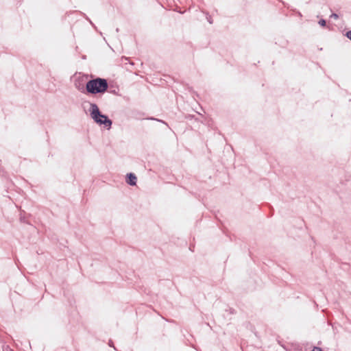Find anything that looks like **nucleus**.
Segmentation results:
<instances>
[{"label": "nucleus", "mask_w": 351, "mask_h": 351, "mask_svg": "<svg viewBox=\"0 0 351 351\" xmlns=\"http://www.w3.org/2000/svg\"><path fill=\"white\" fill-rule=\"evenodd\" d=\"M86 88L87 91L92 94L103 93L108 88V83L104 79L97 78L88 81Z\"/></svg>", "instance_id": "f257e3e1"}, {"label": "nucleus", "mask_w": 351, "mask_h": 351, "mask_svg": "<svg viewBox=\"0 0 351 351\" xmlns=\"http://www.w3.org/2000/svg\"><path fill=\"white\" fill-rule=\"evenodd\" d=\"M92 119L99 124H104L106 126L110 128L112 121L108 117L100 113L98 106L95 104H90L88 109Z\"/></svg>", "instance_id": "f03ea898"}, {"label": "nucleus", "mask_w": 351, "mask_h": 351, "mask_svg": "<svg viewBox=\"0 0 351 351\" xmlns=\"http://www.w3.org/2000/svg\"><path fill=\"white\" fill-rule=\"evenodd\" d=\"M128 180L127 181V182L132 185V186H134L136 184V177L133 174V173H129L128 175Z\"/></svg>", "instance_id": "7ed1b4c3"}, {"label": "nucleus", "mask_w": 351, "mask_h": 351, "mask_svg": "<svg viewBox=\"0 0 351 351\" xmlns=\"http://www.w3.org/2000/svg\"><path fill=\"white\" fill-rule=\"evenodd\" d=\"M319 23L322 26H325L326 25V21L325 20H321V21H319Z\"/></svg>", "instance_id": "20e7f679"}, {"label": "nucleus", "mask_w": 351, "mask_h": 351, "mask_svg": "<svg viewBox=\"0 0 351 351\" xmlns=\"http://www.w3.org/2000/svg\"><path fill=\"white\" fill-rule=\"evenodd\" d=\"M312 351H322V349L318 347H315Z\"/></svg>", "instance_id": "39448f33"}, {"label": "nucleus", "mask_w": 351, "mask_h": 351, "mask_svg": "<svg viewBox=\"0 0 351 351\" xmlns=\"http://www.w3.org/2000/svg\"><path fill=\"white\" fill-rule=\"evenodd\" d=\"M346 36L351 40V30L347 32Z\"/></svg>", "instance_id": "423d86ee"}, {"label": "nucleus", "mask_w": 351, "mask_h": 351, "mask_svg": "<svg viewBox=\"0 0 351 351\" xmlns=\"http://www.w3.org/2000/svg\"><path fill=\"white\" fill-rule=\"evenodd\" d=\"M331 17H332V18H334V19H337L338 18V15H337V14H332L331 15Z\"/></svg>", "instance_id": "0eeeda50"}]
</instances>
